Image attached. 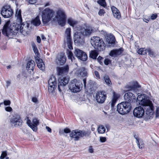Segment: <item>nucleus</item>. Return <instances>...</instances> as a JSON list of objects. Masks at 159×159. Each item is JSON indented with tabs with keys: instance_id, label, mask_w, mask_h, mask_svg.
<instances>
[{
	"instance_id": "obj_57",
	"label": "nucleus",
	"mask_w": 159,
	"mask_h": 159,
	"mask_svg": "<svg viewBox=\"0 0 159 159\" xmlns=\"http://www.w3.org/2000/svg\"><path fill=\"white\" fill-rule=\"evenodd\" d=\"M46 128L48 132H49V133H51L52 130L50 128H49V127L46 126Z\"/></svg>"
},
{
	"instance_id": "obj_13",
	"label": "nucleus",
	"mask_w": 159,
	"mask_h": 159,
	"mask_svg": "<svg viewBox=\"0 0 159 159\" xmlns=\"http://www.w3.org/2000/svg\"><path fill=\"white\" fill-rule=\"evenodd\" d=\"M74 53L76 56L81 60L84 61L87 58V56L85 53L79 49H75Z\"/></svg>"
},
{
	"instance_id": "obj_8",
	"label": "nucleus",
	"mask_w": 159,
	"mask_h": 159,
	"mask_svg": "<svg viewBox=\"0 0 159 159\" xmlns=\"http://www.w3.org/2000/svg\"><path fill=\"white\" fill-rule=\"evenodd\" d=\"M91 43L94 48L98 50H100L101 47L104 45L102 39L98 37H92L91 39Z\"/></svg>"
},
{
	"instance_id": "obj_52",
	"label": "nucleus",
	"mask_w": 159,
	"mask_h": 159,
	"mask_svg": "<svg viewBox=\"0 0 159 159\" xmlns=\"http://www.w3.org/2000/svg\"><path fill=\"white\" fill-rule=\"evenodd\" d=\"M94 74L98 78H100V75L98 72L97 71H95Z\"/></svg>"
},
{
	"instance_id": "obj_58",
	"label": "nucleus",
	"mask_w": 159,
	"mask_h": 159,
	"mask_svg": "<svg viewBox=\"0 0 159 159\" xmlns=\"http://www.w3.org/2000/svg\"><path fill=\"white\" fill-rule=\"evenodd\" d=\"M37 42H38L39 43H40L41 42V39L40 37L39 36H38L37 37Z\"/></svg>"
},
{
	"instance_id": "obj_19",
	"label": "nucleus",
	"mask_w": 159,
	"mask_h": 159,
	"mask_svg": "<svg viewBox=\"0 0 159 159\" xmlns=\"http://www.w3.org/2000/svg\"><path fill=\"white\" fill-rule=\"evenodd\" d=\"M57 70L59 75H66L68 71V66H66L63 67H58Z\"/></svg>"
},
{
	"instance_id": "obj_47",
	"label": "nucleus",
	"mask_w": 159,
	"mask_h": 159,
	"mask_svg": "<svg viewBox=\"0 0 159 159\" xmlns=\"http://www.w3.org/2000/svg\"><path fill=\"white\" fill-rule=\"evenodd\" d=\"M3 103L5 105H9L11 103V102L9 100H6L4 101Z\"/></svg>"
},
{
	"instance_id": "obj_11",
	"label": "nucleus",
	"mask_w": 159,
	"mask_h": 159,
	"mask_svg": "<svg viewBox=\"0 0 159 159\" xmlns=\"http://www.w3.org/2000/svg\"><path fill=\"white\" fill-rule=\"evenodd\" d=\"M69 78L66 77H61L58 80V88L59 92H61L65 89L66 85L69 82Z\"/></svg>"
},
{
	"instance_id": "obj_5",
	"label": "nucleus",
	"mask_w": 159,
	"mask_h": 159,
	"mask_svg": "<svg viewBox=\"0 0 159 159\" xmlns=\"http://www.w3.org/2000/svg\"><path fill=\"white\" fill-rule=\"evenodd\" d=\"M131 105L129 102H123L118 104L117 110L120 114L124 115L128 113L131 110Z\"/></svg>"
},
{
	"instance_id": "obj_62",
	"label": "nucleus",
	"mask_w": 159,
	"mask_h": 159,
	"mask_svg": "<svg viewBox=\"0 0 159 159\" xmlns=\"http://www.w3.org/2000/svg\"><path fill=\"white\" fill-rule=\"evenodd\" d=\"M7 86H9V85L10 84V81H7Z\"/></svg>"
},
{
	"instance_id": "obj_43",
	"label": "nucleus",
	"mask_w": 159,
	"mask_h": 159,
	"mask_svg": "<svg viewBox=\"0 0 159 159\" xmlns=\"http://www.w3.org/2000/svg\"><path fill=\"white\" fill-rule=\"evenodd\" d=\"M26 1L30 4H34L36 2V0H26Z\"/></svg>"
},
{
	"instance_id": "obj_7",
	"label": "nucleus",
	"mask_w": 159,
	"mask_h": 159,
	"mask_svg": "<svg viewBox=\"0 0 159 159\" xmlns=\"http://www.w3.org/2000/svg\"><path fill=\"white\" fill-rule=\"evenodd\" d=\"M81 84L79 80L76 79L72 80L69 86V89L72 92L77 93L81 90Z\"/></svg>"
},
{
	"instance_id": "obj_61",
	"label": "nucleus",
	"mask_w": 159,
	"mask_h": 159,
	"mask_svg": "<svg viewBox=\"0 0 159 159\" xmlns=\"http://www.w3.org/2000/svg\"><path fill=\"white\" fill-rule=\"evenodd\" d=\"M83 81L84 84V87H85L86 84V79H83Z\"/></svg>"
},
{
	"instance_id": "obj_44",
	"label": "nucleus",
	"mask_w": 159,
	"mask_h": 159,
	"mask_svg": "<svg viewBox=\"0 0 159 159\" xmlns=\"http://www.w3.org/2000/svg\"><path fill=\"white\" fill-rule=\"evenodd\" d=\"M103 58L99 56L97 58V60L99 63L101 64L102 63V60Z\"/></svg>"
},
{
	"instance_id": "obj_29",
	"label": "nucleus",
	"mask_w": 159,
	"mask_h": 159,
	"mask_svg": "<svg viewBox=\"0 0 159 159\" xmlns=\"http://www.w3.org/2000/svg\"><path fill=\"white\" fill-rule=\"evenodd\" d=\"M115 39L114 36L112 34H110L107 36V41L109 43H114Z\"/></svg>"
},
{
	"instance_id": "obj_26",
	"label": "nucleus",
	"mask_w": 159,
	"mask_h": 159,
	"mask_svg": "<svg viewBox=\"0 0 159 159\" xmlns=\"http://www.w3.org/2000/svg\"><path fill=\"white\" fill-rule=\"evenodd\" d=\"M140 87L141 86L138 84L137 82H134L133 85H127L126 86L125 88L128 90L129 91L134 90L135 89Z\"/></svg>"
},
{
	"instance_id": "obj_27",
	"label": "nucleus",
	"mask_w": 159,
	"mask_h": 159,
	"mask_svg": "<svg viewBox=\"0 0 159 159\" xmlns=\"http://www.w3.org/2000/svg\"><path fill=\"white\" fill-rule=\"evenodd\" d=\"M16 16L17 17V22H18L19 24H21L22 21L21 10H16Z\"/></svg>"
},
{
	"instance_id": "obj_31",
	"label": "nucleus",
	"mask_w": 159,
	"mask_h": 159,
	"mask_svg": "<svg viewBox=\"0 0 159 159\" xmlns=\"http://www.w3.org/2000/svg\"><path fill=\"white\" fill-rule=\"evenodd\" d=\"M98 54V52L96 50L91 51L89 53V57L93 59H96Z\"/></svg>"
},
{
	"instance_id": "obj_24",
	"label": "nucleus",
	"mask_w": 159,
	"mask_h": 159,
	"mask_svg": "<svg viewBox=\"0 0 159 159\" xmlns=\"http://www.w3.org/2000/svg\"><path fill=\"white\" fill-rule=\"evenodd\" d=\"M124 98L126 102H128L133 101L134 99H135L134 95L130 92L125 93L124 95Z\"/></svg>"
},
{
	"instance_id": "obj_6",
	"label": "nucleus",
	"mask_w": 159,
	"mask_h": 159,
	"mask_svg": "<svg viewBox=\"0 0 159 159\" xmlns=\"http://www.w3.org/2000/svg\"><path fill=\"white\" fill-rule=\"evenodd\" d=\"M54 12L53 10L47 8L42 12V21L44 24H47L53 17Z\"/></svg>"
},
{
	"instance_id": "obj_2",
	"label": "nucleus",
	"mask_w": 159,
	"mask_h": 159,
	"mask_svg": "<svg viewBox=\"0 0 159 159\" xmlns=\"http://www.w3.org/2000/svg\"><path fill=\"white\" fill-rule=\"evenodd\" d=\"M137 101L139 105L144 107L147 117L149 119L152 118L154 108L152 102L149 99L148 97L144 94L138 95Z\"/></svg>"
},
{
	"instance_id": "obj_34",
	"label": "nucleus",
	"mask_w": 159,
	"mask_h": 159,
	"mask_svg": "<svg viewBox=\"0 0 159 159\" xmlns=\"http://www.w3.org/2000/svg\"><path fill=\"white\" fill-rule=\"evenodd\" d=\"M56 84H48V90L49 93H52L53 92L56 88Z\"/></svg>"
},
{
	"instance_id": "obj_16",
	"label": "nucleus",
	"mask_w": 159,
	"mask_h": 159,
	"mask_svg": "<svg viewBox=\"0 0 159 159\" xmlns=\"http://www.w3.org/2000/svg\"><path fill=\"white\" fill-rule=\"evenodd\" d=\"M10 122L12 125L18 127L21 125L22 121L19 116L15 115L11 119Z\"/></svg>"
},
{
	"instance_id": "obj_21",
	"label": "nucleus",
	"mask_w": 159,
	"mask_h": 159,
	"mask_svg": "<svg viewBox=\"0 0 159 159\" xmlns=\"http://www.w3.org/2000/svg\"><path fill=\"white\" fill-rule=\"evenodd\" d=\"M76 74L79 77L86 76L88 74L86 70L84 67L77 70L76 72Z\"/></svg>"
},
{
	"instance_id": "obj_51",
	"label": "nucleus",
	"mask_w": 159,
	"mask_h": 159,
	"mask_svg": "<svg viewBox=\"0 0 159 159\" xmlns=\"http://www.w3.org/2000/svg\"><path fill=\"white\" fill-rule=\"evenodd\" d=\"M70 132V130L68 128H65L64 129V132L66 133H68Z\"/></svg>"
},
{
	"instance_id": "obj_15",
	"label": "nucleus",
	"mask_w": 159,
	"mask_h": 159,
	"mask_svg": "<svg viewBox=\"0 0 159 159\" xmlns=\"http://www.w3.org/2000/svg\"><path fill=\"white\" fill-rule=\"evenodd\" d=\"M106 95L104 91H99L96 93V99L100 103L104 102L106 98Z\"/></svg>"
},
{
	"instance_id": "obj_33",
	"label": "nucleus",
	"mask_w": 159,
	"mask_h": 159,
	"mask_svg": "<svg viewBox=\"0 0 159 159\" xmlns=\"http://www.w3.org/2000/svg\"><path fill=\"white\" fill-rule=\"evenodd\" d=\"M32 23L36 26L39 25L41 24V21L39 20V16H37L36 18L32 20Z\"/></svg>"
},
{
	"instance_id": "obj_3",
	"label": "nucleus",
	"mask_w": 159,
	"mask_h": 159,
	"mask_svg": "<svg viewBox=\"0 0 159 159\" xmlns=\"http://www.w3.org/2000/svg\"><path fill=\"white\" fill-rule=\"evenodd\" d=\"M74 35V42L78 45L83 44L84 42V37L89 36L92 33L93 30L90 26L80 27Z\"/></svg>"
},
{
	"instance_id": "obj_14",
	"label": "nucleus",
	"mask_w": 159,
	"mask_h": 159,
	"mask_svg": "<svg viewBox=\"0 0 159 159\" xmlns=\"http://www.w3.org/2000/svg\"><path fill=\"white\" fill-rule=\"evenodd\" d=\"M27 124L34 131H36L37 130V126L39 124V121L36 118H34L32 122L30 120L28 119Z\"/></svg>"
},
{
	"instance_id": "obj_12",
	"label": "nucleus",
	"mask_w": 159,
	"mask_h": 159,
	"mask_svg": "<svg viewBox=\"0 0 159 159\" xmlns=\"http://www.w3.org/2000/svg\"><path fill=\"white\" fill-rule=\"evenodd\" d=\"M65 34L66 36V40L65 41L67 44V46L70 49H73L72 46V41L70 38V29L67 28L65 31Z\"/></svg>"
},
{
	"instance_id": "obj_18",
	"label": "nucleus",
	"mask_w": 159,
	"mask_h": 159,
	"mask_svg": "<svg viewBox=\"0 0 159 159\" xmlns=\"http://www.w3.org/2000/svg\"><path fill=\"white\" fill-rule=\"evenodd\" d=\"M35 66V62L33 60H31L27 62L26 68L30 74H33L34 73V69Z\"/></svg>"
},
{
	"instance_id": "obj_17",
	"label": "nucleus",
	"mask_w": 159,
	"mask_h": 159,
	"mask_svg": "<svg viewBox=\"0 0 159 159\" xmlns=\"http://www.w3.org/2000/svg\"><path fill=\"white\" fill-rule=\"evenodd\" d=\"M144 113V110L141 106L136 107L133 111L134 116L138 118H141L143 115Z\"/></svg>"
},
{
	"instance_id": "obj_37",
	"label": "nucleus",
	"mask_w": 159,
	"mask_h": 159,
	"mask_svg": "<svg viewBox=\"0 0 159 159\" xmlns=\"http://www.w3.org/2000/svg\"><path fill=\"white\" fill-rule=\"evenodd\" d=\"M104 79L106 84L109 86H111V82L108 76H105L104 77Z\"/></svg>"
},
{
	"instance_id": "obj_45",
	"label": "nucleus",
	"mask_w": 159,
	"mask_h": 159,
	"mask_svg": "<svg viewBox=\"0 0 159 159\" xmlns=\"http://www.w3.org/2000/svg\"><path fill=\"white\" fill-rule=\"evenodd\" d=\"M100 140L101 142H105L106 140V138L105 137H100Z\"/></svg>"
},
{
	"instance_id": "obj_49",
	"label": "nucleus",
	"mask_w": 159,
	"mask_h": 159,
	"mask_svg": "<svg viewBox=\"0 0 159 159\" xmlns=\"http://www.w3.org/2000/svg\"><path fill=\"white\" fill-rule=\"evenodd\" d=\"M110 60L108 59H106L104 61V63L105 65H107L109 64Z\"/></svg>"
},
{
	"instance_id": "obj_54",
	"label": "nucleus",
	"mask_w": 159,
	"mask_h": 159,
	"mask_svg": "<svg viewBox=\"0 0 159 159\" xmlns=\"http://www.w3.org/2000/svg\"><path fill=\"white\" fill-rule=\"evenodd\" d=\"M148 52L147 51V49H144L143 48V50L142 52V55H145L147 53V52Z\"/></svg>"
},
{
	"instance_id": "obj_9",
	"label": "nucleus",
	"mask_w": 159,
	"mask_h": 159,
	"mask_svg": "<svg viewBox=\"0 0 159 159\" xmlns=\"http://www.w3.org/2000/svg\"><path fill=\"white\" fill-rule=\"evenodd\" d=\"M87 134V133L84 131L75 130L72 131L70 134V137L74 139L75 141H78L80 137H82Z\"/></svg>"
},
{
	"instance_id": "obj_4",
	"label": "nucleus",
	"mask_w": 159,
	"mask_h": 159,
	"mask_svg": "<svg viewBox=\"0 0 159 159\" xmlns=\"http://www.w3.org/2000/svg\"><path fill=\"white\" fill-rule=\"evenodd\" d=\"M66 16L65 12L61 9L58 10L56 12V15L53 18V20L57 22L58 24L61 26L65 25Z\"/></svg>"
},
{
	"instance_id": "obj_25",
	"label": "nucleus",
	"mask_w": 159,
	"mask_h": 159,
	"mask_svg": "<svg viewBox=\"0 0 159 159\" xmlns=\"http://www.w3.org/2000/svg\"><path fill=\"white\" fill-rule=\"evenodd\" d=\"M35 59L38 68L42 70H44L45 69V66L42 60L38 57H36Z\"/></svg>"
},
{
	"instance_id": "obj_23",
	"label": "nucleus",
	"mask_w": 159,
	"mask_h": 159,
	"mask_svg": "<svg viewBox=\"0 0 159 159\" xmlns=\"http://www.w3.org/2000/svg\"><path fill=\"white\" fill-rule=\"evenodd\" d=\"M112 93L113 96L110 102V103L111 104V107H113L116 103L117 100L119 98V95L113 91H112Z\"/></svg>"
},
{
	"instance_id": "obj_56",
	"label": "nucleus",
	"mask_w": 159,
	"mask_h": 159,
	"mask_svg": "<svg viewBox=\"0 0 159 159\" xmlns=\"http://www.w3.org/2000/svg\"><path fill=\"white\" fill-rule=\"evenodd\" d=\"M32 101L34 102H36L37 101V99L35 97H33L32 99Z\"/></svg>"
},
{
	"instance_id": "obj_20",
	"label": "nucleus",
	"mask_w": 159,
	"mask_h": 159,
	"mask_svg": "<svg viewBox=\"0 0 159 159\" xmlns=\"http://www.w3.org/2000/svg\"><path fill=\"white\" fill-rule=\"evenodd\" d=\"M123 51L122 48L113 50L111 51L109 54L110 56L115 57L121 54Z\"/></svg>"
},
{
	"instance_id": "obj_53",
	"label": "nucleus",
	"mask_w": 159,
	"mask_h": 159,
	"mask_svg": "<svg viewBox=\"0 0 159 159\" xmlns=\"http://www.w3.org/2000/svg\"><path fill=\"white\" fill-rule=\"evenodd\" d=\"M143 50V48H141L139 49L138 51V53L139 54L142 55V52Z\"/></svg>"
},
{
	"instance_id": "obj_38",
	"label": "nucleus",
	"mask_w": 159,
	"mask_h": 159,
	"mask_svg": "<svg viewBox=\"0 0 159 159\" xmlns=\"http://www.w3.org/2000/svg\"><path fill=\"white\" fill-rule=\"evenodd\" d=\"M147 51L148 53V55L151 57H154L155 56V54L150 48L147 49Z\"/></svg>"
},
{
	"instance_id": "obj_60",
	"label": "nucleus",
	"mask_w": 159,
	"mask_h": 159,
	"mask_svg": "<svg viewBox=\"0 0 159 159\" xmlns=\"http://www.w3.org/2000/svg\"><path fill=\"white\" fill-rule=\"evenodd\" d=\"M41 37L42 38V39L43 40H45L46 39V38L43 35H41Z\"/></svg>"
},
{
	"instance_id": "obj_22",
	"label": "nucleus",
	"mask_w": 159,
	"mask_h": 159,
	"mask_svg": "<svg viewBox=\"0 0 159 159\" xmlns=\"http://www.w3.org/2000/svg\"><path fill=\"white\" fill-rule=\"evenodd\" d=\"M112 14L114 17L118 20L121 18V15L119 11L114 6L111 7Z\"/></svg>"
},
{
	"instance_id": "obj_50",
	"label": "nucleus",
	"mask_w": 159,
	"mask_h": 159,
	"mask_svg": "<svg viewBox=\"0 0 159 159\" xmlns=\"http://www.w3.org/2000/svg\"><path fill=\"white\" fill-rule=\"evenodd\" d=\"M5 110L7 111L10 112L12 111V109L11 107H6Z\"/></svg>"
},
{
	"instance_id": "obj_42",
	"label": "nucleus",
	"mask_w": 159,
	"mask_h": 159,
	"mask_svg": "<svg viewBox=\"0 0 159 159\" xmlns=\"http://www.w3.org/2000/svg\"><path fill=\"white\" fill-rule=\"evenodd\" d=\"M105 13V11L103 9H100V10L98 12V14L100 16H102Z\"/></svg>"
},
{
	"instance_id": "obj_40",
	"label": "nucleus",
	"mask_w": 159,
	"mask_h": 159,
	"mask_svg": "<svg viewBox=\"0 0 159 159\" xmlns=\"http://www.w3.org/2000/svg\"><path fill=\"white\" fill-rule=\"evenodd\" d=\"M7 155V152L5 151H2L1 155L0 157V159H4Z\"/></svg>"
},
{
	"instance_id": "obj_41",
	"label": "nucleus",
	"mask_w": 159,
	"mask_h": 159,
	"mask_svg": "<svg viewBox=\"0 0 159 159\" xmlns=\"http://www.w3.org/2000/svg\"><path fill=\"white\" fill-rule=\"evenodd\" d=\"M97 2L98 4L104 7H105L106 6V3L105 1H98Z\"/></svg>"
},
{
	"instance_id": "obj_36",
	"label": "nucleus",
	"mask_w": 159,
	"mask_h": 159,
	"mask_svg": "<svg viewBox=\"0 0 159 159\" xmlns=\"http://www.w3.org/2000/svg\"><path fill=\"white\" fill-rule=\"evenodd\" d=\"M48 84H57V81L56 78L54 76H51L48 81Z\"/></svg>"
},
{
	"instance_id": "obj_30",
	"label": "nucleus",
	"mask_w": 159,
	"mask_h": 159,
	"mask_svg": "<svg viewBox=\"0 0 159 159\" xmlns=\"http://www.w3.org/2000/svg\"><path fill=\"white\" fill-rule=\"evenodd\" d=\"M135 138L136 141V143L139 148L140 149H142L144 148V144L142 140L137 137Z\"/></svg>"
},
{
	"instance_id": "obj_28",
	"label": "nucleus",
	"mask_w": 159,
	"mask_h": 159,
	"mask_svg": "<svg viewBox=\"0 0 159 159\" xmlns=\"http://www.w3.org/2000/svg\"><path fill=\"white\" fill-rule=\"evenodd\" d=\"M66 57L63 54L60 55V57L58 58V63L60 65H63L66 62Z\"/></svg>"
},
{
	"instance_id": "obj_64",
	"label": "nucleus",
	"mask_w": 159,
	"mask_h": 159,
	"mask_svg": "<svg viewBox=\"0 0 159 159\" xmlns=\"http://www.w3.org/2000/svg\"><path fill=\"white\" fill-rule=\"evenodd\" d=\"M143 21L145 22H148V21H149V20H148L147 19H144V20H143Z\"/></svg>"
},
{
	"instance_id": "obj_10",
	"label": "nucleus",
	"mask_w": 159,
	"mask_h": 159,
	"mask_svg": "<svg viewBox=\"0 0 159 159\" xmlns=\"http://www.w3.org/2000/svg\"><path fill=\"white\" fill-rule=\"evenodd\" d=\"M13 11L9 6L5 5L2 7L1 10V13L4 18L11 17L13 14Z\"/></svg>"
},
{
	"instance_id": "obj_32",
	"label": "nucleus",
	"mask_w": 159,
	"mask_h": 159,
	"mask_svg": "<svg viewBox=\"0 0 159 159\" xmlns=\"http://www.w3.org/2000/svg\"><path fill=\"white\" fill-rule=\"evenodd\" d=\"M67 22L68 24L72 27L75 26L78 23V22L77 21L75 20L72 18H70L68 19Z\"/></svg>"
},
{
	"instance_id": "obj_39",
	"label": "nucleus",
	"mask_w": 159,
	"mask_h": 159,
	"mask_svg": "<svg viewBox=\"0 0 159 159\" xmlns=\"http://www.w3.org/2000/svg\"><path fill=\"white\" fill-rule=\"evenodd\" d=\"M67 54L68 55V57L69 59H70L71 61H72V58H74L73 56V54L72 52L69 50H68L67 52Z\"/></svg>"
},
{
	"instance_id": "obj_48",
	"label": "nucleus",
	"mask_w": 159,
	"mask_h": 159,
	"mask_svg": "<svg viewBox=\"0 0 159 159\" xmlns=\"http://www.w3.org/2000/svg\"><path fill=\"white\" fill-rule=\"evenodd\" d=\"M157 17V15L156 14H153L151 16V18L152 20H154Z\"/></svg>"
},
{
	"instance_id": "obj_59",
	"label": "nucleus",
	"mask_w": 159,
	"mask_h": 159,
	"mask_svg": "<svg viewBox=\"0 0 159 159\" xmlns=\"http://www.w3.org/2000/svg\"><path fill=\"white\" fill-rule=\"evenodd\" d=\"M34 52L36 53L37 52H38V49H37V48L36 47H34Z\"/></svg>"
},
{
	"instance_id": "obj_55",
	"label": "nucleus",
	"mask_w": 159,
	"mask_h": 159,
	"mask_svg": "<svg viewBox=\"0 0 159 159\" xmlns=\"http://www.w3.org/2000/svg\"><path fill=\"white\" fill-rule=\"evenodd\" d=\"M89 152L90 153H92L93 152V149L91 146H90L89 148Z\"/></svg>"
},
{
	"instance_id": "obj_63",
	"label": "nucleus",
	"mask_w": 159,
	"mask_h": 159,
	"mask_svg": "<svg viewBox=\"0 0 159 159\" xmlns=\"http://www.w3.org/2000/svg\"><path fill=\"white\" fill-rule=\"evenodd\" d=\"M49 5V2H47L46 3L45 5V7H46L48 6Z\"/></svg>"
},
{
	"instance_id": "obj_35",
	"label": "nucleus",
	"mask_w": 159,
	"mask_h": 159,
	"mask_svg": "<svg viewBox=\"0 0 159 159\" xmlns=\"http://www.w3.org/2000/svg\"><path fill=\"white\" fill-rule=\"evenodd\" d=\"M105 128L102 125H100L98 129V132L100 134H103L105 133Z\"/></svg>"
},
{
	"instance_id": "obj_46",
	"label": "nucleus",
	"mask_w": 159,
	"mask_h": 159,
	"mask_svg": "<svg viewBox=\"0 0 159 159\" xmlns=\"http://www.w3.org/2000/svg\"><path fill=\"white\" fill-rule=\"evenodd\" d=\"M156 117L159 116V107H156Z\"/></svg>"
},
{
	"instance_id": "obj_1",
	"label": "nucleus",
	"mask_w": 159,
	"mask_h": 159,
	"mask_svg": "<svg viewBox=\"0 0 159 159\" xmlns=\"http://www.w3.org/2000/svg\"><path fill=\"white\" fill-rule=\"evenodd\" d=\"M10 21H8L5 23L2 30V33L9 38H13L16 35L19 30L24 35L29 34L30 31L31 25L27 22L21 23L19 29L16 26L10 25Z\"/></svg>"
}]
</instances>
